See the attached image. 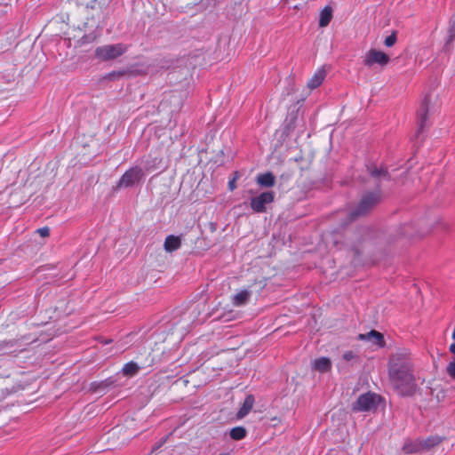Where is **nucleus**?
Segmentation results:
<instances>
[{
  "label": "nucleus",
  "mask_w": 455,
  "mask_h": 455,
  "mask_svg": "<svg viewBox=\"0 0 455 455\" xmlns=\"http://www.w3.org/2000/svg\"><path fill=\"white\" fill-rule=\"evenodd\" d=\"M313 368L319 372H328L331 370V362L328 357H320L314 361Z\"/></svg>",
  "instance_id": "obj_12"
},
{
  "label": "nucleus",
  "mask_w": 455,
  "mask_h": 455,
  "mask_svg": "<svg viewBox=\"0 0 455 455\" xmlns=\"http://www.w3.org/2000/svg\"><path fill=\"white\" fill-rule=\"evenodd\" d=\"M256 180H257V183L260 187H264V188H272L275 184V178L274 174L270 172H265L262 174H259L257 176Z\"/></svg>",
  "instance_id": "obj_11"
},
{
  "label": "nucleus",
  "mask_w": 455,
  "mask_h": 455,
  "mask_svg": "<svg viewBox=\"0 0 455 455\" xmlns=\"http://www.w3.org/2000/svg\"><path fill=\"white\" fill-rule=\"evenodd\" d=\"M357 338L359 340L369 341L379 348H382L386 346V341L383 334L375 330H371V331L364 334L361 333L358 335Z\"/></svg>",
  "instance_id": "obj_8"
},
{
  "label": "nucleus",
  "mask_w": 455,
  "mask_h": 455,
  "mask_svg": "<svg viewBox=\"0 0 455 455\" xmlns=\"http://www.w3.org/2000/svg\"><path fill=\"white\" fill-rule=\"evenodd\" d=\"M403 450L405 453L411 454V453H416L422 450L421 443H405L403 447Z\"/></svg>",
  "instance_id": "obj_20"
},
{
  "label": "nucleus",
  "mask_w": 455,
  "mask_h": 455,
  "mask_svg": "<svg viewBox=\"0 0 455 455\" xmlns=\"http://www.w3.org/2000/svg\"><path fill=\"white\" fill-rule=\"evenodd\" d=\"M448 37V42H452L455 39V19L450 21Z\"/></svg>",
  "instance_id": "obj_23"
},
{
  "label": "nucleus",
  "mask_w": 455,
  "mask_h": 455,
  "mask_svg": "<svg viewBox=\"0 0 455 455\" xmlns=\"http://www.w3.org/2000/svg\"><path fill=\"white\" fill-rule=\"evenodd\" d=\"M429 101H430V98L428 96H427L424 99V100L422 102V105L420 107V109L419 111V130H423L424 126L426 125V122H427V112H428Z\"/></svg>",
  "instance_id": "obj_14"
},
{
  "label": "nucleus",
  "mask_w": 455,
  "mask_h": 455,
  "mask_svg": "<svg viewBox=\"0 0 455 455\" xmlns=\"http://www.w3.org/2000/svg\"><path fill=\"white\" fill-rule=\"evenodd\" d=\"M333 17V11L330 5L325 6L320 12L319 27H327Z\"/></svg>",
  "instance_id": "obj_15"
},
{
  "label": "nucleus",
  "mask_w": 455,
  "mask_h": 455,
  "mask_svg": "<svg viewBox=\"0 0 455 455\" xmlns=\"http://www.w3.org/2000/svg\"><path fill=\"white\" fill-rule=\"evenodd\" d=\"M275 199V194L272 191L262 192L256 197L251 198V207L255 212H265L266 204H270Z\"/></svg>",
  "instance_id": "obj_7"
},
{
  "label": "nucleus",
  "mask_w": 455,
  "mask_h": 455,
  "mask_svg": "<svg viewBox=\"0 0 455 455\" xmlns=\"http://www.w3.org/2000/svg\"><path fill=\"white\" fill-rule=\"evenodd\" d=\"M151 169H153V166L152 167H147V171H150Z\"/></svg>",
  "instance_id": "obj_30"
},
{
  "label": "nucleus",
  "mask_w": 455,
  "mask_h": 455,
  "mask_svg": "<svg viewBox=\"0 0 455 455\" xmlns=\"http://www.w3.org/2000/svg\"><path fill=\"white\" fill-rule=\"evenodd\" d=\"M446 371L451 378L455 379V360L448 364Z\"/></svg>",
  "instance_id": "obj_26"
},
{
  "label": "nucleus",
  "mask_w": 455,
  "mask_h": 455,
  "mask_svg": "<svg viewBox=\"0 0 455 455\" xmlns=\"http://www.w3.org/2000/svg\"><path fill=\"white\" fill-rule=\"evenodd\" d=\"M126 74V71L120 70V71H112L108 73L106 77L109 80H117L120 77L124 76Z\"/></svg>",
  "instance_id": "obj_24"
},
{
  "label": "nucleus",
  "mask_w": 455,
  "mask_h": 455,
  "mask_svg": "<svg viewBox=\"0 0 455 455\" xmlns=\"http://www.w3.org/2000/svg\"><path fill=\"white\" fill-rule=\"evenodd\" d=\"M36 233L41 237H48L50 235V228L48 227H43V228L36 229Z\"/></svg>",
  "instance_id": "obj_27"
},
{
  "label": "nucleus",
  "mask_w": 455,
  "mask_h": 455,
  "mask_svg": "<svg viewBox=\"0 0 455 455\" xmlns=\"http://www.w3.org/2000/svg\"><path fill=\"white\" fill-rule=\"evenodd\" d=\"M246 429L243 427H235L230 430L229 435L231 439L239 441L246 436Z\"/></svg>",
  "instance_id": "obj_18"
},
{
  "label": "nucleus",
  "mask_w": 455,
  "mask_h": 455,
  "mask_svg": "<svg viewBox=\"0 0 455 455\" xmlns=\"http://www.w3.org/2000/svg\"><path fill=\"white\" fill-rule=\"evenodd\" d=\"M450 351L455 355V343H452L451 346H450Z\"/></svg>",
  "instance_id": "obj_29"
},
{
  "label": "nucleus",
  "mask_w": 455,
  "mask_h": 455,
  "mask_svg": "<svg viewBox=\"0 0 455 455\" xmlns=\"http://www.w3.org/2000/svg\"><path fill=\"white\" fill-rule=\"evenodd\" d=\"M411 353L400 347L388 360V377L392 387L402 396H411L416 393L417 383L414 376Z\"/></svg>",
  "instance_id": "obj_1"
},
{
  "label": "nucleus",
  "mask_w": 455,
  "mask_h": 455,
  "mask_svg": "<svg viewBox=\"0 0 455 455\" xmlns=\"http://www.w3.org/2000/svg\"><path fill=\"white\" fill-rule=\"evenodd\" d=\"M238 177V172H235V177L228 181V188L230 191H233L236 188V179Z\"/></svg>",
  "instance_id": "obj_28"
},
{
  "label": "nucleus",
  "mask_w": 455,
  "mask_h": 455,
  "mask_svg": "<svg viewBox=\"0 0 455 455\" xmlns=\"http://www.w3.org/2000/svg\"><path fill=\"white\" fill-rule=\"evenodd\" d=\"M380 201L379 193H368L362 197L357 206L349 212V220H355L359 217L366 215Z\"/></svg>",
  "instance_id": "obj_2"
},
{
  "label": "nucleus",
  "mask_w": 455,
  "mask_h": 455,
  "mask_svg": "<svg viewBox=\"0 0 455 455\" xmlns=\"http://www.w3.org/2000/svg\"><path fill=\"white\" fill-rule=\"evenodd\" d=\"M442 442V439L438 436H431L424 440L423 442H419L421 443L422 449H429L439 444Z\"/></svg>",
  "instance_id": "obj_19"
},
{
  "label": "nucleus",
  "mask_w": 455,
  "mask_h": 455,
  "mask_svg": "<svg viewBox=\"0 0 455 455\" xmlns=\"http://www.w3.org/2000/svg\"><path fill=\"white\" fill-rule=\"evenodd\" d=\"M389 61L390 57L384 52L376 49H371L365 53L363 60V64L367 68H372L374 65H379V67L383 68L387 66Z\"/></svg>",
  "instance_id": "obj_6"
},
{
  "label": "nucleus",
  "mask_w": 455,
  "mask_h": 455,
  "mask_svg": "<svg viewBox=\"0 0 455 455\" xmlns=\"http://www.w3.org/2000/svg\"><path fill=\"white\" fill-rule=\"evenodd\" d=\"M180 246H181V240L179 236L171 235L165 238L164 247L166 251L172 252V251L178 250Z\"/></svg>",
  "instance_id": "obj_13"
},
{
  "label": "nucleus",
  "mask_w": 455,
  "mask_h": 455,
  "mask_svg": "<svg viewBox=\"0 0 455 455\" xmlns=\"http://www.w3.org/2000/svg\"><path fill=\"white\" fill-rule=\"evenodd\" d=\"M141 367L142 366H140L138 363L131 361L124 365L122 371L124 376L132 377L138 373Z\"/></svg>",
  "instance_id": "obj_17"
},
{
  "label": "nucleus",
  "mask_w": 455,
  "mask_h": 455,
  "mask_svg": "<svg viewBox=\"0 0 455 455\" xmlns=\"http://www.w3.org/2000/svg\"><path fill=\"white\" fill-rule=\"evenodd\" d=\"M251 296V292L247 290H242L239 292H237L234 297L232 298V303L235 307H241L247 303L249 300V298Z\"/></svg>",
  "instance_id": "obj_16"
},
{
  "label": "nucleus",
  "mask_w": 455,
  "mask_h": 455,
  "mask_svg": "<svg viewBox=\"0 0 455 455\" xmlns=\"http://www.w3.org/2000/svg\"><path fill=\"white\" fill-rule=\"evenodd\" d=\"M254 403V396L252 395H248L245 397L241 408L237 411L236 417L238 419H243V417H245L252 409Z\"/></svg>",
  "instance_id": "obj_10"
},
{
  "label": "nucleus",
  "mask_w": 455,
  "mask_h": 455,
  "mask_svg": "<svg viewBox=\"0 0 455 455\" xmlns=\"http://www.w3.org/2000/svg\"><path fill=\"white\" fill-rule=\"evenodd\" d=\"M371 175L374 178H386L387 176V172L386 169H374L371 171Z\"/></svg>",
  "instance_id": "obj_25"
},
{
  "label": "nucleus",
  "mask_w": 455,
  "mask_h": 455,
  "mask_svg": "<svg viewBox=\"0 0 455 455\" xmlns=\"http://www.w3.org/2000/svg\"><path fill=\"white\" fill-rule=\"evenodd\" d=\"M397 37H396V31H393L390 36L386 37L384 41V44L387 47H392L396 43Z\"/></svg>",
  "instance_id": "obj_22"
},
{
  "label": "nucleus",
  "mask_w": 455,
  "mask_h": 455,
  "mask_svg": "<svg viewBox=\"0 0 455 455\" xmlns=\"http://www.w3.org/2000/svg\"><path fill=\"white\" fill-rule=\"evenodd\" d=\"M128 51V46L119 43L115 44H105L95 49L94 55L101 61L116 60Z\"/></svg>",
  "instance_id": "obj_3"
},
{
  "label": "nucleus",
  "mask_w": 455,
  "mask_h": 455,
  "mask_svg": "<svg viewBox=\"0 0 455 455\" xmlns=\"http://www.w3.org/2000/svg\"><path fill=\"white\" fill-rule=\"evenodd\" d=\"M325 76L326 71L324 70V68H318L312 76V77L307 81V87L310 90L316 89L323 84Z\"/></svg>",
  "instance_id": "obj_9"
},
{
  "label": "nucleus",
  "mask_w": 455,
  "mask_h": 455,
  "mask_svg": "<svg viewBox=\"0 0 455 455\" xmlns=\"http://www.w3.org/2000/svg\"><path fill=\"white\" fill-rule=\"evenodd\" d=\"M380 401V395L367 392L358 396L357 400L352 404L353 411H369L376 409Z\"/></svg>",
  "instance_id": "obj_5"
},
{
  "label": "nucleus",
  "mask_w": 455,
  "mask_h": 455,
  "mask_svg": "<svg viewBox=\"0 0 455 455\" xmlns=\"http://www.w3.org/2000/svg\"><path fill=\"white\" fill-rule=\"evenodd\" d=\"M342 358L345 361H347V362H353V363L359 362V355H358V354L356 352H355V351H352V350L346 351L343 354Z\"/></svg>",
  "instance_id": "obj_21"
},
{
  "label": "nucleus",
  "mask_w": 455,
  "mask_h": 455,
  "mask_svg": "<svg viewBox=\"0 0 455 455\" xmlns=\"http://www.w3.org/2000/svg\"><path fill=\"white\" fill-rule=\"evenodd\" d=\"M145 177L144 171L140 166H132L128 169L120 178L114 190L127 188L139 184Z\"/></svg>",
  "instance_id": "obj_4"
}]
</instances>
